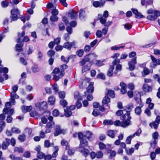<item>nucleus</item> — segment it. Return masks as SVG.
Returning <instances> with one entry per match:
<instances>
[{
	"instance_id": "1",
	"label": "nucleus",
	"mask_w": 160,
	"mask_h": 160,
	"mask_svg": "<svg viewBox=\"0 0 160 160\" xmlns=\"http://www.w3.org/2000/svg\"><path fill=\"white\" fill-rule=\"evenodd\" d=\"M131 118L130 112L126 111L125 115L124 114L120 117L121 119L123 121L120 122L119 120H117L113 122V124L116 126H121L122 127L126 128L131 124Z\"/></svg>"
},
{
	"instance_id": "2",
	"label": "nucleus",
	"mask_w": 160,
	"mask_h": 160,
	"mask_svg": "<svg viewBox=\"0 0 160 160\" xmlns=\"http://www.w3.org/2000/svg\"><path fill=\"white\" fill-rule=\"evenodd\" d=\"M88 144V142L85 138H82V140H80V147L78 149V150L85 157L87 156L89 152L88 150L85 149L84 148V147L87 146Z\"/></svg>"
},
{
	"instance_id": "3",
	"label": "nucleus",
	"mask_w": 160,
	"mask_h": 160,
	"mask_svg": "<svg viewBox=\"0 0 160 160\" xmlns=\"http://www.w3.org/2000/svg\"><path fill=\"white\" fill-rule=\"evenodd\" d=\"M52 74L53 76V79L56 81H58L60 78H62L64 75L63 71H61L58 68H55L53 70Z\"/></svg>"
},
{
	"instance_id": "4",
	"label": "nucleus",
	"mask_w": 160,
	"mask_h": 160,
	"mask_svg": "<svg viewBox=\"0 0 160 160\" xmlns=\"http://www.w3.org/2000/svg\"><path fill=\"white\" fill-rule=\"evenodd\" d=\"M11 15L10 17L11 20L10 22L17 20L18 18V16L20 14L18 9L15 8L12 9L11 11Z\"/></svg>"
},
{
	"instance_id": "5",
	"label": "nucleus",
	"mask_w": 160,
	"mask_h": 160,
	"mask_svg": "<svg viewBox=\"0 0 160 160\" xmlns=\"http://www.w3.org/2000/svg\"><path fill=\"white\" fill-rule=\"evenodd\" d=\"M147 17V19L151 21H153L156 19L157 17L160 15V12L155 10L153 14H150Z\"/></svg>"
},
{
	"instance_id": "6",
	"label": "nucleus",
	"mask_w": 160,
	"mask_h": 160,
	"mask_svg": "<svg viewBox=\"0 0 160 160\" xmlns=\"http://www.w3.org/2000/svg\"><path fill=\"white\" fill-rule=\"evenodd\" d=\"M75 106H71L69 107H67L64 109V114L65 116L67 117H70L72 114L71 110H73L75 109Z\"/></svg>"
},
{
	"instance_id": "7",
	"label": "nucleus",
	"mask_w": 160,
	"mask_h": 160,
	"mask_svg": "<svg viewBox=\"0 0 160 160\" xmlns=\"http://www.w3.org/2000/svg\"><path fill=\"white\" fill-rule=\"evenodd\" d=\"M137 63V58L136 57L132 58L131 61L128 62L129 69L130 71H133L135 68V65Z\"/></svg>"
},
{
	"instance_id": "8",
	"label": "nucleus",
	"mask_w": 160,
	"mask_h": 160,
	"mask_svg": "<svg viewBox=\"0 0 160 160\" xmlns=\"http://www.w3.org/2000/svg\"><path fill=\"white\" fill-rule=\"evenodd\" d=\"M35 106L40 110H45L47 108V103L45 101L42 102H38L36 104Z\"/></svg>"
},
{
	"instance_id": "9",
	"label": "nucleus",
	"mask_w": 160,
	"mask_h": 160,
	"mask_svg": "<svg viewBox=\"0 0 160 160\" xmlns=\"http://www.w3.org/2000/svg\"><path fill=\"white\" fill-rule=\"evenodd\" d=\"M55 131L54 135L55 136H57L61 133L64 134L65 132V131L62 129L59 125H57L56 126Z\"/></svg>"
},
{
	"instance_id": "10",
	"label": "nucleus",
	"mask_w": 160,
	"mask_h": 160,
	"mask_svg": "<svg viewBox=\"0 0 160 160\" xmlns=\"http://www.w3.org/2000/svg\"><path fill=\"white\" fill-rule=\"evenodd\" d=\"M54 124V123L52 121H49L48 122L46 126V129L45 131V133H47L50 132H51V129L52 128Z\"/></svg>"
},
{
	"instance_id": "11",
	"label": "nucleus",
	"mask_w": 160,
	"mask_h": 160,
	"mask_svg": "<svg viewBox=\"0 0 160 160\" xmlns=\"http://www.w3.org/2000/svg\"><path fill=\"white\" fill-rule=\"evenodd\" d=\"M75 42H67L64 43L63 47V48L67 49L69 50H70L72 47L73 46L75 45Z\"/></svg>"
},
{
	"instance_id": "12",
	"label": "nucleus",
	"mask_w": 160,
	"mask_h": 160,
	"mask_svg": "<svg viewBox=\"0 0 160 160\" xmlns=\"http://www.w3.org/2000/svg\"><path fill=\"white\" fill-rule=\"evenodd\" d=\"M10 102L13 105H14L15 102V99H17L19 98V96L14 92L11 93Z\"/></svg>"
},
{
	"instance_id": "13",
	"label": "nucleus",
	"mask_w": 160,
	"mask_h": 160,
	"mask_svg": "<svg viewBox=\"0 0 160 160\" xmlns=\"http://www.w3.org/2000/svg\"><path fill=\"white\" fill-rule=\"evenodd\" d=\"M105 2L104 0H101L99 1H94L93 3V5L96 8L101 7L103 6Z\"/></svg>"
},
{
	"instance_id": "14",
	"label": "nucleus",
	"mask_w": 160,
	"mask_h": 160,
	"mask_svg": "<svg viewBox=\"0 0 160 160\" xmlns=\"http://www.w3.org/2000/svg\"><path fill=\"white\" fill-rule=\"evenodd\" d=\"M68 16L72 19H75L77 16V12L73 10H70L68 12Z\"/></svg>"
},
{
	"instance_id": "15",
	"label": "nucleus",
	"mask_w": 160,
	"mask_h": 160,
	"mask_svg": "<svg viewBox=\"0 0 160 160\" xmlns=\"http://www.w3.org/2000/svg\"><path fill=\"white\" fill-rule=\"evenodd\" d=\"M10 144V139L6 138L5 141L2 142V148L3 150H6Z\"/></svg>"
},
{
	"instance_id": "16",
	"label": "nucleus",
	"mask_w": 160,
	"mask_h": 160,
	"mask_svg": "<svg viewBox=\"0 0 160 160\" xmlns=\"http://www.w3.org/2000/svg\"><path fill=\"white\" fill-rule=\"evenodd\" d=\"M120 85L121 87V92L122 94H124L127 92L126 90L127 88V85L124 82H121L120 84Z\"/></svg>"
},
{
	"instance_id": "17",
	"label": "nucleus",
	"mask_w": 160,
	"mask_h": 160,
	"mask_svg": "<svg viewBox=\"0 0 160 160\" xmlns=\"http://www.w3.org/2000/svg\"><path fill=\"white\" fill-rule=\"evenodd\" d=\"M153 3V0H142L141 4L142 6H148L151 5Z\"/></svg>"
},
{
	"instance_id": "18",
	"label": "nucleus",
	"mask_w": 160,
	"mask_h": 160,
	"mask_svg": "<svg viewBox=\"0 0 160 160\" xmlns=\"http://www.w3.org/2000/svg\"><path fill=\"white\" fill-rule=\"evenodd\" d=\"M32 109V107L31 106H23L22 107V111L24 113L26 112H30Z\"/></svg>"
},
{
	"instance_id": "19",
	"label": "nucleus",
	"mask_w": 160,
	"mask_h": 160,
	"mask_svg": "<svg viewBox=\"0 0 160 160\" xmlns=\"http://www.w3.org/2000/svg\"><path fill=\"white\" fill-rule=\"evenodd\" d=\"M3 111L4 114H7L9 116H11L14 110L13 109L8 110L7 108H4Z\"/></svg>"
},
{
	"instance_id": "20",
	"label": "nucleus",
	"mask_w": 160,
	"mask_h": 160,
	"mask_svg": "<svg viewBox=\"0 0 160 160\" xmlns=\"http://www.w3.org/2000/svg\"><path fill=\"white\" fill-rule=\"evenodd\" d=\"M143 89L144 91L147 92H151L152 90V87L147 84H145L143 85Z\"/></svg>"
},
{
	"instance_id": "21",
	"label": "nucleus",
	"mask_w": 160,
	"mask_h": 160,
	"mask_svg": "<svg viewBox=\"0 0 160 160\" xmlns=\"http://www.w3.org/2000/svg\"><path fill=\"white\" fill-rule=\"evenodd\" d=\"M151 59L153 63L155 66L157 65H160V60L159 59H156L153 56H151Z\"/></svg>"
},
{
	"instance_id": "22",
	"label": "nucleus",
	"mask_w": 160,
	"mask_h": 160,
	"mask_svg": "<svg viewBox=\"0 0 160 160\" xmlns=\"http://www.w3.org/2000/svg\"><path fill=\"white\" fill-rule=\"evenodd\" d=\"M93 82H91L87 88V92L88 93H92L93 92L94 87H93Z\"/></svg>"
},
{
	"instance_id": "23",
	"label": "nucleus",
	"mask_w": 160,
	"mask_h": 160,
	"mask_svg": "<svg viewBox=\"0 0 160 160\" xmlns=\"http://www.w3.org/2000/svg\"><path fill=\"white\" fill-rule=\"evenodd\" d=\"M116 132V131L110 130L107 132V134L109 137L112 138H113L115 137V134Z\"/></svg>"
},
{
	"instance_id": "24",
	"label": "nucleus",
	"mask_w": 160,
	"mask_h": 160,
	"mask_svg": "<svg viewBox=\"0 0 160 160\" xmlns=\"http://www.w3.org/2000/svg\"><path fill=\"white\" fill-rule=\"evenodd\" d=\"M86 15L85 11L83 9H81L79 12V17L80 19H83L86 17Z\"/></svg>"
},
{
	"instance_id": "25",
	"label": "nucleus",
	"mask_w": 160,
	"mask_h": 160,
	"mask_svg": "<svg viewBox=\"0 0 160 160\" xmlns=\"http://www.w3.org/2000/svg\"><path fill=\"white\" fill-rule=\"evenodd\" d=\"M110 102V99L108 95H106L103 99L102 102L103 105L107 104Z\"/></svg>"
},
{
	"instance_id": "26",
	"label": "nucleus",
	"mask_w": 160,
	"mask_h": 160,
	"mask_svg": "<svg viewBox=\"0 0 160 160\" xmlns=\"http://www.w3.org/2000/svg\"><path fill=\"white\" fill-rule=\"evenodd\" d=\"M43 114L44 116H46V117H48V118L50 121H52L53 119V117L52 116H49L50 115V112L49 111H47L44 112Z\"/></svg>"
},
{
	"instance_id": "27",
	"label": "nucleus",
	"mask_w": 160,
	"mask_h": 160,
	"mask_svg": "<svg viewBox=\"0 0 160 160\" xmlns=\"http://www.w3.org/2000/svg\"><path fill=\"white\" fill-rule=\"evenodd\" d=\"M114 66L113 65H111L108 71L107 75L109 77L112 76L113 73V70L114 69Z\"/></svg>"
},
{
	"instance_id": "28",
	"label": "nucleus",
	"mask_w": 160,
	"mask_h": 160,
	"mask_svg": "<svg viewBox=\"0 0 160 160\" xmlns=\"http://www.w3.org/2000/svg\"><path fill=\"white\" fill-rule=\"evenodd\" d=\"M25 31H22L21 33H19L18 34V38L17 40V42L18 43H19L21 42V40H22V39H21V38H22L23 36L25 35Z\"/></svg>"
},
{
	"instance_id": "29",
	"label": "nucleus",
	"mask_w": 160,
	"mask_h": 160,
	"mask_svg": "<svg viewBox=\"0 0 160 160\" xmlns=\"http://www.w3.org/2000/svg\"><path fill=\"white\" fill-rule=\"evenodd\" d=\"M158 141L157 140L152 139L150 142L151 147L153 148H155L157 144Z\"/></svg>"
},
{
	"instance_id": "30",
	"label": "nucleus",
	"mask_w": 160,
	"mask_h": 160,
	"mask_svg": "<svg viewBox=\"0 0 160 160\" xmlns=\"http://www.w3.org/2000/svg\"><path fill=\"white\" fill-rule=\"evenodd\" d=\"M66 150H68L67 152L69 155H72L74 153V150L73 149H70L68 146H66Z\"/></svg>"
},
{
	"instance_id": "31",
	"label": "nucleus",
	"mask_w": 160,
	"mask_h": 160,
	"mask_svg": "<svg viewBox=\"0 0 160 160\" xmlns=\"http://www.w3.org/2000/svg\"><path fill=\"white\" fill-rule=\"evenodd\" d=\"M54 151L52 154V157L53 158H55L58 155V152L59 150V148L58 146H55L54 147Z\"/></svg>"
},
{
	"instance_id": "32",
	"label": "nucleus",
	"mask_w": 160,
	"mask_h": 160,
	"mask_svg": "<svg viewBox=\"0 0 160 160\" xmlns=\"http://www.w3.org/2000/svg\"><path fill=\"white\" fill-rule=\"evenodd\" d=\"M159 124L157 122H153L149 123V126L151 128H154L156 129L158 127Z\"/></svg>"
},
{
	"instance_id": "33",
	"label": "nucleus",
	"mask_w": 160,
	"mask_h": 160,
	"mask_svg": "<svg viewBox=\"0 0 160 160\" xmlns=\"http://www.w3.org/2000/svg\"><path fill=\"white\" fill-rule=\"evenodd\" d=\"M74 98L76 100H81L82 98L79 95V93L78 92L76 91L74 93Z\"/></svg>"
},
{
	"instance_id": "34",
	"label": "nucleus",
	"mask_w": 160,
	"mask_h": 160,
	"mask_svg": "<svg viewBox=\"0 0 160 160\" xmlns=\"http://www.w3.org/2000/svg\"><path fill=\"white\" fill-rule=\"evenodd\" d=\"M48 103L50 105H53L55 102V98L52 96L48 98Z\"/></svg>"
},
{
	"instance_id": "35",
	"label": "nucleus",
	"mask_w": 160,
	"mask_h": 160,
	"mask_svg": "<svg viewBox=\"0 0 160 160\" xmlns=\"http://www.w3.org/2000/svg\"><path fill=\"white\" fill-rule=\"evenodd\" d=\"M98 18L100 22L102 24H105L106 22V19L102 17V15L99 14Z\"/></svg>"
},
{
	"instance_id": "36",
	"label": "nucleus",
	"mask_w": 160,
	"mask_h": 160,
	"mask_svg": "<svg viewBox=\"0 0 160 160\" xmlns=\"http://www.w3.org/2000/svg\"><path fill=\"white\" fill-rule=\"evenodd\" d=\"M103 124L105 125H112L113 124V122L111 120L106 119L104 121Z\"/></svg>"
},
{
	"instance_id": "37",
	"label": "nucleus",
	"mask_w": 160,
	"mask_h": 160,
	"mask_svg": "<svg viewBox=\"0 0 160 160\" xmlns=\"http://www.w3.org/2000/svg\"><path fill=\"white\" fill-rule=\"evenodd\" d=\"M32 70L33 72L34 73H37V72H38L39 71V69L37 65H34V66H32Z\"/></svg>"
},
{
	"instance_id": "38",
	"label": "nucleus",
	"mask_w": 160,
	"mask_h": 160,
	"mask_svg": "<svg viewBox=\"0 0 160 160\" xmlns=\"http://www.w3.org/2000/svg\"><path fill=\"white\" fill-rule=\"evenodd\" d=\"M135 113L138 115H140L142 112L141 108L139 107H136L135 109Z\"/></svg>"
},
{
	"instance_id": "39",
	"label": "nucleus",
	"mask_w": 160,
	"mask_h": 160,
	"mask_svg": "<svg viewBox=\"0 0 160 160\" xmlns=\"http://www.w3.org/2000/svg\"><path fill=\"white\" fill-rule=\"evenodd\" d=\"M92 134L90 132L88 131L86 132L85 137H86L88 140H91L90 138L92 137Z\"/></svg>"
},
{
	"instance_id": "40",
	"label": "nucleus",
	"mask_w": 160,
	"mask_h": 160,
	"mask_svg": "<svg viewBox=\"0 0 160 160\" xmlns=\"http://www.w3.org/2000/svg\"><path fill=\"white\" fill-rule=\"evenodd\" d=\"M23 149L22 148L15 147L14 148V151L19 153H22L23 152Z\"/></svg>"
},
{
	"instance_id": "41",
	"label": "nucleus",
	"mask_w": 160,
	"mask_h": 160,
	"mask_svg": "<svg viewBox=\"0 0 160 160\" xmlns=\"http://www.w3.org/2000/svg\"><path fill=\"white\" fill-rule=\"evenodd\" d=\"M37 157L40 159H42L43 158H44L45 159V157L46 156L45 155L44 153L41 152H38L37 153Z\"/></svg>"
},
{
	"instance_id": "42",
	"label": "nucleus",
	"mask_w": 160,
	"mask_h": 160,
	"mask_svg": "<svg viewBox=\"0 0 160 160\" xmlns=\"http://www.w3.org/2000/svg\"><path fill=\"white\" fill-rule=\"evenodd\" d=\"M26 136L24 134L19 135L18 137V139L21 142H23L25 140Z\"/></svg>"
},
{
	"instance_id": "43",
	"label": "nucleus",
	"mask_w": 160,
	"mask_h": 160,
	"mask_svg": "<svg viewBox=\"0 0 160 160\" xmlns=\"http://www.w3.org/2000/svg\"><path fill=\"white\" fill-rule=\"evenodd\" d=\"M58 17L56 15H52L50 18V20L52 22H56L58 20Z\"/></svg>"
},
{
	"instance_id": "44",
	"label": "nucleus",
	"mask_w": 160,
	"mask_h": 160,
	"mask_svg": "<svg viewBox=\"0 0 160 160\" xmlns=\"http://www.w3.org/2000/svg\"><path fill=\"white\" fill-rule=\"evenodd\" d=\"M1 5L3 8H6L8 6V2L6 0L2 1L1 3Z\"/></svg>"
},
{
	"instance_id": "45",
	"label": "nucleus",
	"mask_w": 160,
	"mask_h": 160,
	"mask_svg": "<svg viewBox=\"0 0 160 160\" xmlns=\"http://www.w3.org/2000/svg\"><path fill=\"white\" fill-rule=\"evenodd\" d=\"M38 59L39 61H40L43 58V54L42 52L38 50Z\"/></svg>"
},
{
	"instance_id": "46",
	"label": "nucleus",
	"mask_w": 160,
	"mask_h": 160,
	"mask_svg": "<svg viewBox=\"0 0 160 160\" xmlns=\"http://www.w3.org/2000/svg\"><path fill=\"white\" fill-rule=\"evenodd\" d=\"M124 47V46H121L119 47L116 46H114L111 48V49L112 51L117 50L120 49V48H123Z\"/></svg>"
},
{
	"instance_id": "47",
	"label": "nucleus",
	"mask_w": 160,
	"mask_h": 160,
	"mask_svg": "<svg viewBox=\"0 0 160 160\" xmlns=\"http://www.w3.org/2000/svg\"><path fill=\"white\" fill-rule=\"evenodd\" d=\"M107 152L108 153H110V157L111 158L115 157L116 154V152L114 151L111 152L110 150H108L107 151Z\"/></svg>"
},
{
	"instance_id": "48",
	"label": "nucleus",
	"mask_w": 160,
	"mask_h": 160,
	"mask_svg": "<svg viewBox=\"0 0 160 160\" xmlns=\"http://www.w3.org/2000/svg\"><path fill=\"white\" fill-rule=\"evenodd\" d=\"M159 136V134L158 132L156 131L152 134V137L153 139L157 140V139Z\"/></svg>"
},
{
	"instance_id": "49",
	"label": "nucleus",
	"mask_w": 160,
	"mask_h": 160,
	"mask_svg": "<svg viewBox=\"0 0 160 160\" xmlns=\"http://www.w3.org/2000/svg\"><path fill=\"white\" fill-rule=\"evenodd\" d=\"M12 132L16 133L19 134L20 133L21 131L19 129L17 128H13L12 129Z\"/></svg>"
},
{
	"instance_id": "50",
	"label": "nucleus",
	"mask_w": 160,
	"mask_h": 160,
	"mask_svg": "<svg viewBox=\"0 0 160 160\" xmlns=\"http://www.w3.org/2000/svg\"><path fill=\"white\" fill-rule=\"evenodd\" d=\"M97 77L102 80H104L105 78V75L102 73H98L97 75Z\"/></svg>"
},
{
	"instance_id": "51",
	"label": "nucleus",
	"mask_w": 160,
	"mask_h": 160,
	"mask_svg": "<svg viewBox=\"0 0 160 160\" xmlns=\"http://www.w3.org/2000/svg\"><path fill=\"white\" fill-rule=\"evenodd\" d=\"M142 132V130L140 128H139L138 130L132 135V138H133L135 136H139Z\"/></svg>"
},
{
	"instance_id": "52",
	"label": "nucleus",
	"mask_w": 160,
	"mask_h": 160,
	"mask_svg": "<svg viewBox=\"0 0 160 160\" xmlns=\"http://www.w3.org/2000/svg\"><path fill=\"white\" fill-rule=\"evenodd\" d=\"M84 53L83 50L82 49H80L76 52V54L79 57H82Z\"/></svg>"
},
{
	"instance_id": "53",
	"label": "nucleus",
	"mask_w": 160,
	"mask_h": 160,
	"mask_svg": "<svg viewBox=\"0 0 160 160\" xmlns=\"http://www.w3.org/2000/svg\"><path fill=\"white\" fill-rule=\"evenodd\" d=\"M124 110H118V111H117L116 112V114L118 116H120L121 115H121V116H122V115H123L124 114L125 115V113L123 114L124 113Z\"/></svg>"
},
{
	"instance_id": "54",
	"label": "nucleus",
	"mask_w": 160,
	"mask_h": 160,
	"mask_svg": "<svg viewBox=\"0 0 160 160\" xmlns=\"http://www.w3.org/2000/svg\"><path fill=\"white\" fill-rule=\"evenodd\" d=\"M50 146V143L49 141L46 140L44 142V147L46 148H49Z\"/></svg>"
},
{
	"instance_id": "55",
	"label": "nucleus",
	"mask_w": 160,
	"mask_h": 160,
	"mask_svg": "<svg viewBox=\"0 0 160 160\" xmlns=\"http://www.w3.org/2000/svg\"><path fill=\"white\" fill-rule=\"evenodd\" d=\"M16 50L18 52H20L22 49V45L19 44H17L16 45Z\"/></svg>"
},
{
	"instance_id": "56",
	"label": "nucleus",
	"mask_w": 160,
	"mask_h": 160,
	"mask_svg": "<svg viewBox=\"0 0 160 160\" xmlns=\"http://www.w3.org/2000/svg\"><path fill=\"white\" fill-rule=\"evenodd\" d=\"M108 95L112 98H113L115 96L114 92L113 91L109 90L108 92Z\"/></svg>"
},
{
	"instance_id": "57",
	"label": "nucleus",
	"mask_w": 160,
	"mask_h": 160,
	"mask_svg": "<svg viewBox=\"0 0 160 160\" xmlns=\"http://www.w3.org/2000/svg\"><path fill=\"white\" fill-rule=\"evenodd\" d=\"M125 150L127 154L130 155L134 152V149L133 148H131V149H130L129 150H128L126 148Z\"/></svg>"
},
{
	"instance_id": "58",
	"label": "nucleus",
	"mask_w": 160,
	"mask_h": 160,
	"mask_svg": "<svg viewBox=\"0 0 160 160\" xmlns=\"http://www.w3.org/2000/svg\"><path fill=\"white\" fill-rule=\"evenodd\" d=\"M103 61L101 60H97L96 61V64L98 66L100 67L104 65V64L102 62Z\"/></svg>"
},
{
	"instance_id": "59",
	"label": "nucleus",
	"mask_w": 160,
	"mask_h": 160,
	"mask_svg": "<svg viewBox=\"0 0 160 160\" xmlns=\"http://www.w3.org/2000/svg\"><path fill=\"white\" fill-rule=\"evenodd\" d=\"M23 156L27 158H28L31 157V153L29 151H26L24 152Z\"/></svg>"
},
{
	"instance_id": "60",
	"label": "nucleus",
	"mask_w": 160,
	"mask_h": 160,
	"mask_svg": "<svg viewBox=\"0 0 160 160\" xmlns=\"http://www.w3.org/2000/svg\"><path fill=\"white\" fill-rule=\"evenodd\" d=\"M20 62L22 64L26 65L27 64V62L23 58H21L19 59Z\"/></svg>"
},
{
	"instance_id": "61",
	"label": "nucleus",
	"mask_w": 160,
	"mask_h": 160,
	"mask_svg": "<svg viewBox=\"0 0 160 160\" xmlns=\"http://www.w3.org/2000/svg\"><path fill=\"white\" fill-rule=\"evenodd\" d=\"M59 28L60 30H63L65 29V27L63 23H60L58 25Z\"/></svg>"
},
{
	"instance_id": "62",
	"label": "nucleus",
	"mask_w": 160,
	"mask_h": 160,
	"mask_svg": "<svg viewBox=\"0 0 160 160\" xmlns=\"http://www.w3.org/2000/svg\"><path fill=\"white\" fill-rule=\"evenodd\" d=\"M60 104L63 107H66L67 105V101L64 99H62L60 101Z\"/></svg>"
},
{
	"instance_id": "63",
	"label": "nucleus",
	"mask_w": 160,
	"mask_h": 160,
	"mask_svg": "<svg viewBox=\"0 0 160 160\" xmlns=\"http://www.w3.org/2000/svg\"><path fill=\"white\" fill-rule=\"evenodd\" d=\"M153 78L154 79H157V82L160 84V77L158 74H155L153 76Z\"/></svg>"
},
{
	"instance_id": "64",
	"label": "nucleus",
	"mask_w": 160,
	"mask_h": 160,
	"mask_svg": "<svg viewBox=\"0 0 160 160\" xmlns=\"http://www.w3.org/2000/svg\"><path fill=\"white\" fill-rule=\"evenodd\" d=\"M53 158L52 157V155H46L45 157V160H57L56 159H53L51 160V159Z\"/></svg>"
}]
</instances>
